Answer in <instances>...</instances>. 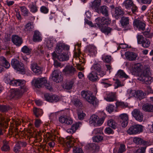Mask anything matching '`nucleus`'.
Listing matches in <instances>:
<instances>
[{
  "instance_id": "f257e3e1",
  "label": "nucleus",
  "mask_w": 153,
  "mask_h": 153,
  "mask_svg": "<svg viewBox=\"0 0 153 153\" xmlns=\"http://www.w3.org/2000/svg\"><path fill=\"white\" fill-rule=\"evenodd\" d=\"M150 71L148 69H146L138 78V80L143 82L145 84H150L153 81V77L149 76Z\"/></svg>"
},
{
  "instance_id": "f03ea898",
  "label": "nucleus",
  "mask_w": 153,
  "mask_h": 153,
  "mask_svg": "<svg viewBox=\"0 0 153 153\" xmlns=\"http://www.w3.org/2000/svg\"><path fill=\"white\" fill-rule=\"evenodd\" d=\"M137 42L138 44L141 45L143 48H149L151 44L149 40L144 37L142 35L138 34L137 36Z\"/></svg>"
},
{
  "instance_id": "7ed1b4c3",
  "label": "nucleus",
  "mask_w": 153,
  "mask_h": 153,
  "mask_svg": "<svg viewBox=\"0 0 153 153\" xmlns=\"http://www.w3.org/2000/svg\"><path fill=\"white\" fill-rule=\"evenodd\" d=\"M76 143L72 140H67L65 144L68 148L73 147V152L74 153H84L82 149L81 148L76 147Z\"/></svg>"
},
{
  "instance_id": "20e7f679",
  "label": "nucleus",
  "mask_w": 153,
  "mask_h": 153,
  "mask_svg": "<svg viewBox=\"0 0 153 153\" xmlns=\"http://www.w3.org/2000/svg\"><path fill=\"white\" fill-rule=\"evenodd\" d=\"M11 65L12 67L17 71L22 73L25 72L23 64L16 59H13L11 61Z\"/></svg>"
},
{
  "instance_id": "39448f33",
  "label": "nucleus",
  "mask_w": 153,
  "mask_h": 153,
  "mask_svg": "<svg viewBox=\"0 0 153 153\" xmlns=\"http://www.w3.org/2000/svg\"><path fill=\"white\" fill-rule=\"evenodd\" d=\"M24 91L23 89L20 90L17 89H11L9 91L8 96L10 99L15 98H19L22 96L23 93L25 92Z\"/></svg>"
},
{
  "instance_id": "423d86ee",
  "label": "nucleus",
  "mask_w": 153,
  "mask_h": 153,
  "mask_svg": "<svg viewBox=\"0 0 153 153\" xmlns=\"http://www.w3.org/2000/svg\"><path fill=\"white\" fill-rule=\"evenodd\" d=\"M25 83L26 82L24 80L12 79L10 85L15 86H21L20 88L22 89H23L24 91H27L28 88Z\"/></svg>"
},
{
  "instance_id": "0eeeda50",
  "label": "nucleus",
  "mask_w": 153,
  "mask_h": 153,
  "mask_svg": "<svg viewBox=\"0 0 153 153\" xmlns=\"http://www.w3.org/2000/svg\"><path fill=\"white\" fill-rule=\"evenodd\" d=\"M123 5L126 9H131L133 13L136 14L137 12V7L134 5L132 0H126L123 3Z\"/></svg>"
},
{
  "instance_id": "6e6552de",
  "label": "nucleus",
  "mask_w": 153,
  "mask_h": 153,
  "mask_svg": "<svg viewBox=\"0 0 153 153\" xmlns=\"http://www.w3.org/2000/svg\"><path fill=\"white\" fill-rule=\"evenodd\" d=\"M143 128V126L141 125H135L131 126L127 132L129 134H135L142 132Z\"/></svg>"
},
{
  "instance_id": "1a4fd4ad",
  "label": "nucleus",
  "mask_w": 153,
  "mask_h": 153,
  "mask_svg": "<svg viewBox=\"0 0 153 153\" xmlns=\"http://www.w3.org/2000/svg\"><path fill=\"white\" fill-rule=\"evenodd\" d=\"M64 74L67 76H72L76 72V68L72 65H67L63 70Z\"/></svg>"
},
{
  "instance_id": "9d476101",
  "label": "nucleus",
  "mask_w": 153,
  "mask_h": 153,
  "mask_svg": "<svg viewBox=\"0 0 153 153\" xmlns=\"http://www.w3.org/2000/svg\"><path fill=\"white\" fill-rule=\"evenodd\" d=\"M131 114L136 120L140 122L143 121V113L140 110L137 109H134Z\"/></svg>"
},
{
  "instance_id": "9b49d317",
  "label": "nucleus",
  "mask_w": 153,
  "mask_h": 153,
  "mask_svg": "<svg viewBox=\"0 0 153 153\" xmlns=\"http://www.w3.org/2000/svg\"><path fill=\"white\" fill-rule=\"evenodd\" d=\"M51 77L53 80L56 82H61L63 79L62 77L58 70H55L53 72Z\"/></svg>"
},
{
  "instance_id": "f8f14e48",
  "label": "nucleus",
  "mask_w": 153,
  "mask_h": 153,
  "mask_svg": "<svg viewBox=\"0 0 153 153\" xmlns=\"http://www.w3.org/2000/svg\"><path fill=\"white\" fill-rule=\"evenodd\" d=\"M8 120L5 119L1 114H0V135L3 134V129L7 128L8 126Z\"/></svg>"
},
{
  "instance_id": "ddd939ff",
  "label": "nucleus",
  "mask_w": 153,
  "mask_h": 153,
  "mask_svg": "<svg viewBox=\"0 0 153 153\" xmlns=\"http://www.w3.org/2000/svg\"><path fill=\"white\" fill-rule=\"evenodd\" d=\"M92 68L95 70L97 75L100 76L101 77H102L106 74L105 72L102 70L101 66L99 63L94 64Z\"/></svg>"
},
{
  "instance_id": "4468645a",
  "label": "nucleus",
  "mask_w": 153,
  "mask_h": 153,
  "mask_svg": "<svg viewBox=\"0 0 153 153\" xmlns=\"http://www.w3.org/2000/svg\"><path fill=\"white\" fill-rule=\"evenodd\" d=\"M143 68V65L140 63H137L133 66L131 70L133 74L135 76H138L139 73L141 72Z\"/></svg>"
},
{
  "instance_id": "2eb2a0df",
  "label": "nucleus",
  "mask_w": 153,
  "mask_h": 153,
  "mask_svg": "<svg viewBox=\"0 0 153 153\" xmlns=\"http://www.w3.org/2000/svg\"><path fill=\"white\" fill-rule=\"evenodd\" d=\"M45 100L49 102H56L59 100V98L57 95H53L49 93H46L44 94Z\"/></svg>"
},
{
  "instance_id": "dca6fc26",
  "label": "nucleus",
  "mask_w": 153,
  "mask_h": 153,
  "mask_svg": "<svg viewBox=\"0 0 153 153\" xmlns=\"http://www.w3.org/2000/svg\"><path fill=\"white\" fill-rule=\"evenodd\" d=\"M133 25L140 30L143 31L145 30V24L138 19H136L134 20Z\"/></svg>"
},
{
  "instance_id": "f3484780",
  "label": "nucleus",
  "mask_w": 153,
  "mask_h": 153,
  "mask_svg": "<svg viewBox=\"0 0 153 153\" xmlns=\"http://www.w3.org/2000/svg\"><path fill=\"white\" fill-rule=\"evenodd\" d=\"M34 82V85L36 87L40 88L44 86V84L47 82V80L45 78H38L33 81Z\"/></svg>"
},
{
  "instance_id": "a211bd4d",
  "label": "nucleus",
  "mask_w": 153,
  "mask_h": 153,
  "mask_svg": "<svg viewBox=\"0 0 153 153\" xmlns=\"http://www.w3.org/2000/svg\"><path fill=\"white\" fill-rule=\"evenodd\" d=\"M101 0H94L91 2L90 7L93 9L96 12L99 13V7L101 4Z\"/></svg>"
},
{
  "instance_id": "6ab92c4d",
  "label": "nucleus",
  "mask_w": 153,
  "mask_h": 153,
  "mask_svg": "<svg viewBox=\"0 0 153 153\" xmlns=\"http://www.w3.org/2000/svg\"><path fill=\"white\" fill-rule=\"evenodd\" d=\"M120 122L123 127H125L128 124V117L126 114H122L119 116Z\"/></svg>"
},
{
  "instance_id": "aec40b11",
  "label": "nucleus",
  "mask_w": 153,
  "mask_h": 153,
  "mask_svg": "<svg viewBox=\"0 0 153 153\" xmlns=\"http://www.w3.org/2000/svg\"><path fill=\"white\" fill-rule=\"evenodd\" d=\"M59 121L62 123H65L68 125H71L73 123L72 119L68 116L60 117L59 119Z\"/></svg>"
},
{
  "instance_id": "412c9836",
  "label": "nucleus",
  "mask_w": 153,
  "mask_h": 153,
  "mask_svg": "<svg viewBox=\"0 0 153 153\" xmlns=\"http://www.w3.org/2000/svg\"><path fill=\"white\" fill-rule=\"evenodd\" d=\"M31 68L35 73L37 74H40L42 73L41 68L40 67L38 66L37 63L33 62L31 65Z\"/></svg>"
},
{
  "instance_id": "4be33fe9",
  "label": "nucleus",
  "mask_w": 153,
  "mask_h": 153,
  "mask_svg": "<svg viewBox=\"0 0 153 153\" xmlns=\"http://www.w3.org/2000/svg\"><path fill=\"white\" fill-rule=\"evenodd\" d=\"M87 148L89 152L93 153L98 152L100 147L94 143H92L88 144Z\"/></svg>"
},
{
  "instance_id": "5701e85b",
  "label": "nucleus",
  "mask_w": 153,
  "mask_h": 153,
  "mask_svg": "<svg viewBox=\"0 0 153 153\" xmlns=\"http://www.w3.org/2000/svg\"><path fill=\"white\" fill-rule=\"evenodd\" d=\"M12 41L14 44L18 46H20L23 42L22 38L17 35L12 36Z\"/></svg>"
},
{
  "instance_id": "b1692460",
  "label": "nucleus",
  "mask_w": 153,
  "mask_h": 153,
  "mask_svg": "<svg viewBox=\"0 0 153 153\" xmlns=\"http://www.w3.org/2000/svg\"><path fill=\"white\" fill-rule=\"evenodd\" d=\"M124 13V10L120 8L117 7L115 8L114 16L116 19H119Z\"/></svg>"
},
{
  "instance_id": "393cba45",
  "label": "nucleus",
  "mask_w": 153,
  "mask_h": 153,
  "mask_svg": "<svg viewBox=\"0 0 153 153\" xmlns=\"http://www.w3.org/2000/svg\"><path fill=\"white\" fill-rule=\"evenodd\" d=\"M42 37L40 33L38 30H35L34 33L33 40L35 42H40L42 40Z\"/></svg>"
},
{
  "instance_id": "a878e982",
  "label": "nucleus",
  "mask_w": 153,
  "mask_h": 153,
  "mask_svg": "<svg viewBox=\"0 0 153 153\" xmlns=\"http://www.w3.org/2000/svg\"><path fill=\"white\" fill-rule=\"evenodd\" d=\"M33 23L32 22H29L25 26L24 30L26 33H30L34 29Z\"/></svg>"
},
{
  "instance_id": "bb28decb",
  "label": "nucleus",
  "mask_w": 153,
  "mask_h": 153,
  "mask_svg": "<svg viewBox=\"0 0 153 153\" xmlns=\"http://www.w3.org/2000/svg\"><path fill=\"white\" fill-rule=\"evenodd\" d=\"M126 58L130 61L135 60L137 58L136 54L133 52H127L125 53Z\"/></svg>"
},
{
  "instance_id": "cd10ccee",
  "label": "nucleus",
  "mask_w": 153,
  "mask_h": 153,
  "mask_svg": "<svg viewBox=\"0 0 153 153\" xmlns=\"http://www.w3.org/2000/svg\"><path fill=\"white\" fill-rule=\"evenodd\" d=\"M97 74V73L92 71L89 74L88 77L90 81L93 82H96L99 80Z\"/></svg>"
},
{
  "instance_id": "c85d7f7f",
  "label": "nucleus",
  "mask_w": 153,
  "mask_h": 153,
  "mask_svg": "<svg viewBox=\"0 0 153 153\" xmlns=\"http://www.w3.org/2000/svg\"><path fill=\"white\" fill-rule=\"evenodd\" d=\"M142 109L146 112H153V105L148 103L145 104L143 105Z\"/></svg>"
},
{
  "instance_id": "c756f323",
  "label": "nucleus",
  "mask_w": 153,
  "mask_h": 153,
  "mask_svg": "<svg viewBox=\"0 0 153 153\" xmlns=\"http://www.w3.org/2000/svg\"><path fill=\"white\" fill-rule=\"evenodd\" d=\"M55 39L53 38H50L46 39V46L49 50L53 48V44L55 43Z\"/></svg>"
},
{
  "instance_id": "7c9ffc66",
  "label": "nucleus",
  "mask_w": 153,
  "mask_h": 153,
  "mask_svg": "<svg viewBox=\"0 0 153 153\" xmlns=\"http://www.w3.org/2000/svg\"><path fill=\"white\" fill-rule=\"evenodd\" d=\"M86 100L93 105H96L98 104V100L95 97L92 95L90 96V97H89Z\"/></svg>"
},
{
  "instance_id": "2f4dec72",
  "label": "nucleus",
  "mask_w": 153,
  "mask_h": 153,
  "mask_svg": "<svg viewBox=\"0 0 153 153\" xmlns=\"http://www.w3.org/2000/svg\"><path fill=\"white\" fill-rule=\"evenodd\" d=\"M65 47V45L61 43H58L56 49V52L58 53H64L65 51L64 49Z\"/></svg>"
},
{
  "instance_id": "473e14b6",
  "label": "nucleus",
  "mask_w": 153,
  "mask_h": 153,
  "mask_svg": "<svg viewBox=\"0 0 153 153\" xmlns=\"http://www.w3.org/2000/svg\"><path fill=\"white\" fill-rule=\"evenodd\" d=\"M103 17H99L96 19L95 20V26L96 27H98L99 29L103 26Z\"/></svg>"
},
{
  "instance_id": "72a5a7b5",
  "label": "nucleus",
  "mask_w": 153,
  "mask_h": 153,
  "mask_svg": "<svg viewBox=\"0 0 153 153\" xmlns=\"http://www.w3.org/2000/svg\"><path fill=\"white\" fill-rule=\"evenodd\" d=\"M120 23L123 27H126L129 24V19L128 17L123 16L120 20Z\"/></svg>"
},
{
  "instance_id": "f704fd0d",
  "label": "nucleus",
  "mask_w": 153,
  "mask_h": 153,
  "mask_svg": "<svg viewBox=\"0 0 153 153\" xmlns=\"http://www.w3.org/2000/svg\"><path fill=\"white\" fill-rule=\"evenodd\" d=\"M100 29L101 32L107 35L110 34L111 31L113 30L112 28L109 27L103 26Z\"/></svg>"
},
{
  "instance_id": "c9c22d12",
  "label": "nucleus",
  "mask_w": 153,
  "mask_h": 153,
  "mask_svg": "<svg viewBox=\"0 0 153 153\" xmlns=\"http://www.w3.org/2000/svg\"><path fill=\"white\" fill-rule=\"evenodd\" d=\"M104 99L108 101L113 102L115 100V94L114 93H110L107 95Z\"/></svg>"
},
{
  "instance_id": "e433bc0d",
  "label": "nucleus",
  "mask_w": 153,
  "mask_h": 153,
  "mask_svg": "<svg viewBox=\"0 0 153 153\" xmlns=\"http://www.w3.org/2000/svg\"><path fill=\"white\" fill-rule=\"evenodd\" d=\"M100 12L106 17L108 16V7L105 5H103L99 8Z\"/></svg>"
},
{
  "instance_id": "4c0bfd02",
  "label": "nucleus",
  "mask_w": 153,
  "mask_h": 153,
  "mask_svg": "<svg viewBox=\"0 0 153 153\" xmlns=\"http://www.w3.org/2000/svg\"><path fill=\"white\" fill-rule=\"evenodd\" d=\"M58 59L60 61H65L69 59V57L68 54L63 53L58 56Z\"/></svg>"
},
{
  "instance_id": "58836bf2",
  "label": "nucleus",
  "mask_w": 153,
  "mask_h": 153,
  "mask_svg": "<svg viewBox=\"0 0 153 153\" xmlns=\"http://www.w3.org/2000/svg\"><path fill=\"white\" fill-rule=\"evenodd\" d=\"M82 97L86 100L90 96L93 95L92 92L89 91H82L81 92Z\"/></svg>"
},
{
  "instance_id": "ea45409f",
  "label": "nucleus",
  "mask_w": 153,
  "mask_h": 153,
  "mask_svg": "<svg viewBox=\"0 0 153 153\" xmlns=\"http://www.w3.org/2000/svg\"><path fill=\"white\" fill-rule=\"evenodd\" d=\"M125 146L123 144H121L120 145L119 149H114L113 153H123L126 151Z\"/></svg>"
},
{
  "instance_id": "a19ab883",
  "label": "nucleus",
  "mask_w": 153,
  "mask_h": 153,
  "mask_svg": "<svg viewBox=\"0 0 153 153\" xmlns=\"http://www.w3.org/2000/svg\"><path fill=\"white\" fill-rule=\"evenodd\" d=\"M29 7L30 12L32 13H35L38 11V7L35 3H32L29 5Z\"/></svg>"
},
{
  "instance_id": "79ce46f5",
  "label": "nucleus",
  "mask_w": 153,
  "mask_h": 153,
  "mask_svg": "<svg viewBox=\"0 0 153 153\" xmlns=\"http://www.w3.org/2000/svg\"><path fill=\"white\" fill-rule=\"evenodd\" d=\"M33 111L34 114L37 117H38L43 114L42 110L40 108H34Z\"/></svg>"
},
{
  "instance_id": "37998d69",
  "label": "nucleus",
  "mask_w": 153,
  "mask_h": 153,
  "mask_svg": "<svg viewBox=\"0 0 153 153\" xmlns=\"http://www.w3.org/2000/svg\"><path fill=\"white\" fill-rule=\"evenodd\" d=\"M108 125L113 129H115L117 127V124L115 121L112 119L109 120L108 122Z\"/></svg>"
},
{
  "instance_id": "c03bdc74",
  "label": "nucleus",
  "mask_w": 153,
  "mask_h": 153,
  "mask_svg": "<svg viewBox=\"0 0 153 153\" xmlns=\"http://www.w3.org/2000/svg\"><path fill=\"white\" fill-rule=\"evenodd\" d=\"M98 117L96 115L94 114L91 116L90 118V123L95 125Z\"/></svg>"
},
{
  "instance_id": "a18cd8bd",
  "label": "nucleus",
  "mask_w": 153,
  "mask_h": 153,
  "mask_svg": "<svg viewBox=\"0 0 153 153\" xmlns=\"http://www.w3.org/2000/svg\"><path fill=\"white\" fill-rule=\"evenodd\" d=\"M96 51V48L94 46L89 45L86 48V51L91 54H94Z\"/></svg>"
},
{
  "instance_id": "49530a36",
  "label": "nucleus",
  "mask_w": 153,
  "mask_h": 153,
  "mask_svg": "<svg viewBox=\"0 0 153 153\" xmlns=\"http://www.w3.org/2000/svg\"><path fill=\"white\" fill-rule=\"evenodd\" d=\"M3 145L1 148L2 151H6L10 150V147L8 145V142L6 140L3 141Z\"/></svg>"
},
{
  "instance_id": "de8ad7c7",
  "label": "nucleus",
  "mask_w": 153,
  "mask_h": 153,
  "mask_svg": "<svg viewBox=\"0 0 153 153\" xmlns=\"http://www.w3.org/2000/svg\"><path fill=\"white\" fill-rule=\"evenodd\" d=\"M74 80H71L67 81L65 85V88L67 89H70L72 88L74 84Z\"/></svg>"
},
{
  "instance_id": "09e8293b",
  "label": "nucleus",
  "mask_w": 153,
  "mask_h": 153,
  "mask_svg": "<svg viewBox=\"0 0 153 153\" xmlns=\"http://www.w3.org/2000/svg\"><path fill=\"white\" fill-rule=\"evenodd\" d=\"M71 102L76 107H81L82 106V103L78 99H73L71 101Z\"/></svg>"
},
{
  "instance_id": "8fccbe9b",
  "label": "nucleus",
  "mask_w": 153,
  "mask_h": 153,
  "mask_svg": "<svg viewBox=\"0 0 153 153\" xmlns=\"http://www.w3.org/2000/svg\"><path fill=\"white\" fill-rule=\"evenodd\" d=\"M136 97L140 100L143 98L145 96L144 92L141 90L138 91L136 93Z\"/></svg>"
},
{
  "instance_id": "3c124183",
  "label": "nucleus",
  "mask_w": 153,
  "mask_h": 153,
  "mask_svg": "<svg viewBox=\"0 0 153 153\" xmlns=\"http://www.w3.org/2000/svg\"><path fill=\"white\" fill-rule=\"evenodd\" d=\"M21 50L23 53L29 55L31 53L32 49L29 48L27 46H25L22 48Z\"/></svg>"
},
{
  "instance_id": "603ef678",
  "label": "nucleus",
  "mask_w": 153,
  "mask_h": 153,
  "mask_svg": "<svg viewBox=\"0 0 153 153\" xmlns=\"http://www.w3.org/2000/svg\"><path fill=\"white\" fill-rule=\"evenodd\" d=\"M20 8L22 15L24 16H27L29 13V10L25 6L20 7Z\"/></svg>"
},
{
  "instance_id": "864d4df0",
  "label": "nucleus",
  "mask_w": 153,
  "mask_h": 153,
  "mask_svg": "<svg viewBox=\"0 0 153 153\" xmlns=\"http://www.w3.org/2000/svg\"><path fill=\"white\" fill-rule=\"evenodd\" d=\"M10 109V108L9 105H0V111L1 112H7Z\"/></svg>"
},
{
  "instance_id": "5fc2aeb1",
  "label": "nucleus",
  "mask_w": 153,
  "mask_h": 153,
  "mask_svg": "<svg viewBox=\"0 0 153 153\" xmlns=\"http://www.w3.org/2000/svg\"><path fill=\"white\" fill-rule=\"evenodd\" d=\"M117 75L121 78H127L128 77V76L122 70H119L118 72Z\"/></svg>"
},
{
  "instance_id": "6e6d98bb",
  "label": "nucleus",
  "mask_w": 153,
  "mask_h": 153,
  "mask_svg": "<svg viewBox=\"0 0 153 153\" xmlns=\"http://www.w3.org/2000/svg\"><path fill=\"white\" fill-rule=\"evenodd\" d=\"M142 33L146 38H150L153 36V33H150L149 31L143 32Z\"/></svg>"
},
{
  "instance_id": "4d7b16f0",
  "label": "nucleus",
  "mask_w": 153,
  "mask_h": 153,
  "mask_svg": "<svg viewBox=\"0 0 153 153\" xmlns=\"http://www.w3.org/2000/svg\"><path fill=\"white\" fill-rule=\"evenodd\" d=\"M103 137L100 135H97L93 137V140L94 142H99L103 140Z\"/></svg>"
},
{
  "instance_id": "13d9d810",
  "label": "nucleus",
  "mask_w": 153,
  "mask_h": 153,
  "mask_svg": "<svg viewBox=\"0 0 153 153\" xmlns=\"http://www.w3.org/2000/svg\"><path fill=\"white\" fill-rule=\"evenodd\" d=\"M117 107H120L122 108H125L128 106V104L127 103H125L122 102H117L116 103Z\"/></svg>"
},
{
  "instance_id": "bf43d9fd",
  "label": "nucleus",
  "mask_w": 153,
  "mask_h": 153,
  "mask_svg": "<svg viewBox=\"0 0 153 153\" xmlns=\"http://www.w3.org/2000/svg\"><path fill=\"white\" fill-rule=\"evenodd\" d=\"M2 59L3 60L4 66L7 68H9L10 66V65L9 62L6 60L5 58L4 57H2Z\"/></svg>"
},
{
  "instance_id": "052dcab7",
  "label": "nucleus",
  "mask_w": 153,
  "mask_h": 153,
  "mask_svg": "<svg viewBox=\"0 0 153 153\" xmlns=\"http://www.w3.org/2000/svg\"><path fill=\"white\" fill-rule=\"evenodd\" d=\"M111 56L108 55H103L102 57V59L103 61L106 63H108L111 61Z\"/></svg>"
},
{
  "instance_id": "680f3d73",
  "label": "nucleus",
  "mask_w": 153,
  "mask_h": 153,
  "mask_svg": "<svg viewBox=\"0 0 153 153\" xmlns=\"http://www.w3.org/2000/svg\"><path fill=\"white\" fill-rule=\"evenodd\" d=\"M80 124V122L76 123L73 124L71 128L72 130H73V131H74L75 132L79 127Z\"/></svg>"
},
{
  "instance_id": "e2e57ef3",
  "label": "nucleus",
  "mask_w": 153,
  "mask_h": 153,
  "mask_svg": "<svg viewBox=\"0 0 153 153\" xmlns=\"http://www.w3.org/2000/svg\"><path fill=\"white\" fill-rule=\"evenodd\" d=\"M146 147H141L134 151V153H144L146 152Z\"/></svg>"
},
{
  "instance_id": "0e129e2a",
  "label": "nucleus",
  "mask_w": 153,
  "mask_h": 153,
  "mask_svg": "<svg viewBox=\"0 0 153 153\" xmlns=\"http://www.w3.org/2000/svg\"><path fill=\"white\" fill-rule=\"evenodd\" d=\"M105 17H103V25H108L110 24L111 20L110 18H109L108 16Z\"/></svg>"
},
{
  "instance_id": "69168bd1",
  "label": "nucleus",
  "mask_w": 153,
  "mask_h": 153,
  "mask_svg": "<svg viewBox=\"0 0 153 153\" xmlns=\"http://www.w3.org/2000/svg\"><path fill=\"white\" fill-rule=\"evenodd\" d=\"M133 142L137 144L141 145L142 139L140 138L135 137L134 138Z\"/></svg>"
},
{
  "instance_id": "338daca9",
  "label": "nucleus",
  "mask_w": 153,
  "mask_h": 153,
  "mask_svg": "<svg viewBox=\"0 0 153 153\" xmlns=\"http://www.w3.org/2000/svg\"><path fill=\"white\" fill-rule=\"evenodd\" d=\"M12 79H11V77L9 75H7L5 76L4 80L5 82L7 84H10Z\"/></svg>"
},
{
  "instance_id": "774afa93",
  "label": "nucleus",
  "mask_w": 153,
  "mask_h": 153,
  "mask_svg": "<svg viewBox=\"0 0 153 153\" xmlns=\"http://www.w3.org/2000/svg\"><path fill=\"white\" fill-rule=\"evenodd\" d=\"M105 117H103L100 118H99L98 117V118L97 119L96 122V125L97 124L98 125L100 126L103 123Z\"/></svg>"
}]
</instances>
